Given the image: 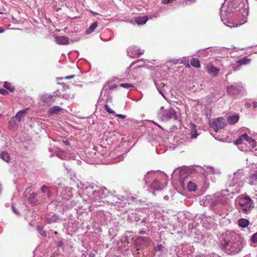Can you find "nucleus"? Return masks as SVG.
<instances>
[{
    "mask_svg": "<svg viewBox=\"0 0 257 257\" xmlns=\"http://www.w3.org/2000/svg\"><path fill=\"white\" fill-rule=\"evenodd\" d=\"M247 0L225 2L220 9V18L223 24L235 28L244 24L248 13Z\"/></svg>",
    "mask_w": 257,
    "mask_h": 257,
    "instance_id": "f257e3e1",
    "label": "nucleus"
},
{
    "mask_svg": "<svg viewBox=\"0 0 257 257\" xmlns=\"http://www.w3.org/2000/svg\"><path fill=\"white\" fill-rule=\"evenodd\" d=\"M108 190L105 187L94 186L89 184L82 190L83 199L94 206H101L109 194Z\"/></svg>",
    "mask_w": 257,
    "mask_h": 257,
    "instance_id": "f03ea898",
    "label": "nucleus"
},
{
    "mask_svg": "<svg viewBox=\"0 0 257 257\" xmlns=\"http://www.w3.org/2000/svg\"><path fill=\"white\" fill-rule=\"evenodd\" d=\"M235 202L239 212L243 214L249 213L254 207L253 200L248 196L241 195Z\"/></svg>",
    "mask_w": 257,
    "mask_h": 257,
    "instance_id": "7ed1b4c3",
    "label": "nucleus"
},
{
    "mask_svg": "<svg viewBox=\"0 0 257 257\" xmlns=\"http://www.w3.org/2000/svg\"><path fill=\"white\" fill-rule=\"evenodd\" d=\"M237 237L234 236L231 240H227V238L222 241L221 245L225 248L227 253H238L242 248V244Z\"/></svg>",
    "mask_w": 257,
    "mask_h": 257,
    "instance_id": "20e7f679",
    "label": "nucleus"
},
{
    "mask_svg": "<svg viewBox=\"0 0 257 257\" xmlns=\"http://www.w3.org/2000/svg\"><path fill=\"white\" fill-rule=\"evenodd\" d=\"M158 118L163 121H168L171 119L179 120V114L172 107L164 109L162 106L158 112Z\"/></svg>",
    "mask_w": 257,
    "mask_h": 257,
    "instance_id": "39448f33",
    "label": "nucleus"
},
{
    "mask_svg": "<svg viewBox=\"0 0 257 257\" xmlns=\"http://www.w3.org/2000/svg\"><path fill=\"white\" fill-rule=\"evenodd\" d=\"M57 97H60L59 90L54 91L52 94H45L42 95L40 99L45 105L50 106L55 102Z\"/></svg>",
    "mask_w": 257,
    "mask_h": 257,
    "instance_id": "423d86ee",
    "label": "nucleus"
},
{
    "mask_svg": "<svg viewBox=\"0 0 257 257\" xmlns=\"http://www.w3.org/2000/svg\"><path fill=\"white\" fill-rule=\"evenodd\" d=\"M226 120L223 117H218L210 120L209 125L211 127L217 132L219 130L222 129L226 125Z\"/></svg>",
    "mask_w": 257,
    "mask_h": 257,
    "instance_id": "0eeeda50",
    "label": "nucleus"
},
{
    "mask_svg": "<svg viewBox=\"0 0 257 257\" xmlns=\"http://www.w3.org/2000/svg\"><path fill=\"white\" fill-rule=\"evenodd\" d=\"M243 90V87L241 83H235L229 85L227 88L228 93L232 96L238 95Z\"/></svg>",
    "mask_w": 257,
    "mask_h": 257,
    "instance_id": "6e6552de",
    "label": "nucleus"
},
{
    "mask_svg": "<svg viewBox=\"0 0 257 257\" xmlns=\"http://www.w3.org/2000/svg\"><path fill=\"white\" fill-rule=\"evenodd\" d=\"M213 196L212 198V207L216 206L219 203L224 204L227 201V198L223 196L221 194H216Z\"/></svg>",
    "mask_w": 257,
    "mask_h": 257,
    "instance_id": "1a4fd4ad",
    "label": "nucleus"
},
{
    "mask_svg": "<svg viewBox=\"0 0 257 257\" xmlns=\"http://www.w3.org/2000/svg\"><path fill=\"white\" fill-rule=\"evenodd\" d=\"M180 182L183 188L186 186H187V189L189 191H195L197 189V185L192 181H187L186 182L185 180H182V179L180 178Z\"/></svg>",
    "mask_w": 257,
    "mask_h": 257,
    "instance_id": "9d476101",
    "label": "nucleus"
},
{
    "mask_svg": "<svg viewBox=\"0 0 257 257\" xmlns=\"http://www.w3.org/2000/svg\"><path fill=\"white\" fill-rule=\"evenodd\" d=\"M164 187V184L157 179H154L150 185V188L156 191L161 190Z\"/></svg>",
    "mask_w": 257,
    "mask_h": 257,
    "instance_id": "9b49d317",
    "label": "nucleus"
},
{
    "mask_svg": "<svg viewBox=\"0 0 257 257\" xmlns=\"http://www.w3.org/2000/svg\"><path fill=\"white\" fill-rule=\"evenodd\" d=\"M205 69L207 73L213 76H216L220 71L219 69L215 67L211 64L207 65Z\"/></svg>",
    "mask_w": 257,
    "mask_h": 257,
    "instance_id": "f8f14e48",
    "label": "nucleus"
},
{
    "mask_svg": "<svg viewBox=\"0 0 257 257\" xmlns=\"http://www.w3.org/2000/svg\"><path fill=\"white\" fill-rule=\"evenodd\" d=\"M250 62V60L249 59H247L245 57H243L236 61L235 63L232 65V67L234 70H236L237 69L235 68V65H237L238 67L242 65L248 64Z\"/></svg>",
    "mask_w": 257,
    "mask_h": 257,
    "instance_id": "ddd939ff",
    "label": "nucleus"
},
{
    "mask_svg": "<svg viewBox=\"0 0 257 257\" xmlns=\"http://www.w3.org/2000/svg\"><path fill=\"white\" fill-rule=\"evenodd\" d=\"M212 198L213 199V196L212 195L206 196L205 198L201 201V204H202L204 206H210L212 207Z\"/></svg>",
    "mask_w": 257,
    "mask_h": 257,
    "instance_id": "4468645a",
    "label": "nucleus"
},
{
    "mask_svg": "<svg viewBox=\"0 0 257 257\" xmlns=\"http://www.w3.org/2000/svg\"><path fill=\"white\" fill-rule=\"evenodd\" d=\"M55 42L59 45H66L68 44L69 39L65 36H57L55 38Z\"/></svg>",
    "mask_w": 257,
    "mask_h": 257,
    "instance_id": "2eb2a0df",
    "label": "nucleus"
},
{
    "mask_svg": "<svg viewBox=\"0 0 257 257\" xmlns=\"http://www.w3.org/2000/svg\"><path fill=\"white\" fill-rule=\"evenodd\" d=\"M137 46H131L129 47L127 50V53L128 56L131 58H134L137 57Z\"/></svg>",
    "mask_w": 257,
    "mask_h": 257,
    "instance_id": "dca6fc26",
    "label": "nucleus"
},
{
    "mask_svg": "<svg viewBox=\"0 0 257 257\" xmlns=\"http://www.w3.org/2000/svg\"><path fill=\"white\" fill-rule=\"evenodd\" d=\"M239 118V115L237 114H235L227 117V121L229 124H234L238 121Z\"/></svg>",
    "mask_w": 257,
    "mask_h": 257,
    "instance_id": "f3484780",
    "label": "nucleus"
},
{
    "mask_svg": "<svg viewBox=\"0 0 257 257\" xmlns=\"http://www.w3.org/2000/svg\"><path fill=\"white\" fill-rule=\"evenodd\" d=\"M29 108H26L18 111L14 117L16 118L18 121H20L21 118L25 116Z\"/></svg>",
    "mask_w": 257,
    "mask_h": 257,
    "instance_id": "a211bd4d",
    "label": "nucleus"
},
{
    "mask_svg": "<svg viewBox=\"0 0 257 257\" xmlns=\"http://www.w3.org/2000/svg\"><path fill=\"white\" fill-rule=\"evenodd\" d=\"M37 195V194L35 192L30 193L28 197L29 202L32 204H36L38 202V200L36 198Z\"/></svg>",
    "mask_w": 257,
    "mask_h": 257,
    "instance_id": "6ab92c4d",
    "label": "nucleus"
},
{
    "mask_svg": "<svg viewBox=\"0 0 257 257\" xmlns=\"http://www.w3.org/2000/svg\"><path fill=\"white\" fill-rule=\"evenodd\" d=\"M248 138V136L246 134L241 135L239 138L235 140V144L239 145L243 144L244 141H246V139Z\"/></svg>",
    "mask_w": 257,
    "mask_h": 257,
    "instance_id": "aec40b11",
    "label": "nucleus"
},
{
    "mask_svg": "<svg viewBox=\"0 0 257 257\" xmlns=\"http://www.w3.org/2000/svg\"><path fill=\"white\" fill-rule=\"evenodd\" d=\"M248 220L245 218H241L238 220V225L242 228H245L249 224Z\"/></svg>",
    "mask_w": 257,
    "mask_h": 257,
    "instance_id": "412c9836",
    "label": "nucleus"
},
{
    "mask_svg": "<svg viewBox=\"0 0 257 257\" xmlns=\"http://www.w3.org/2000/svg\"><path fill=\"white\" fill-rule=\"evenodd\" d=\"M148 20V18L147 17H139L136 18L135 21L138 25H143L145 24L147 21Z\"/></svg>",
    "mask_w": 257,
    "mask_h": 257,
    "instance_id": "4be33fe9",
    "label": "nucleus"
},
{
    "mask_svg": "<svg viewBox=\"0 0 257 257\" xmlns=\"http://www.w3.org/2000/svg\"><path fill=\"white\" fill-rule=\"evenodd\" d=\"M249 184L251 185H257V173L251 175L248 178Z\"/></svg>",
    "mask_w": 257,
    "mask_h": 257,
    "instance_id": "5701e85b",
    "label": "nucleus"
},
{
    "mask_svg": "<svg viewBox=\"0 0 257 257\" xmlns=\"http://www.w3.org/2000/svg\"><path fill=\"white\" fill-rule=\"evenodd\" d=\"M155 173V172L151 171L148 172L147 173V174L145 175L144 180L145 181L146 184H147L148 183V182L150 181L151 179L153 178V177Z\"/></svg>",
    "mask_w": 257,
    "mask_h": 257,
    "instance_id": "b1692460",
    "label": "nucleus"
},
{
    "mask_svg": "<svg viewBox=\"0 0 257 257\" xmlns=\"http://www.w3.org/2000/svg\"><path fill=\"white\" fill-rule=\"evenodd\" d=\"M0 158L6 162H9L10 160V156L8 153L2 152L0 154Z\"/></svg>",
    "mask_w": 257,
    "mask_h": 257,
    "instance_id": "393cba45",
    "label": "nucleus"
},
{
    "mask_svg": "<svg viewBox=\"0 0 257 257\" xmlns=\"http://www.w3.org/2000/svg\"><path fill=\"white\" fill-rule=\"evenodd\" d=\"M190 64L192 66L195 68H198L200 67L199 60L197 58H192L191 59Z\"/></svg>",
    "mask_w": 257,
    "mask_h": 257,
    "instance_id": "a878e982",
    "label": "nucleus"
},
{
    "mask_svg": "<svg viewBox=\"0 0 257 257\" xmlns=\"http://www.w3.org/2000/svg\"><path fill=\"white\" fill-rule=\"evenodd\" d=\"M62 109L58 106H55L51 107L49 110V112L51 114H58Z\"/></svg>",
    "mask_w": 257,
    "mask_h": 257,
    "instance_id": "bb28decb",
    "label": "nucleus"
},
{
    "mask_svg": "<svg viewBox=\"0 0 257 257\" xmlns=\"http://www.w3.org/2000/svg\"><path fill=\"white\" fill-rule=\"evenodd\" d=\"M97 26V22H94L92 23L89 28L86 31V34H89L93 32Z\"/></svg>",
    "mask_w": 257,
    "mask_h": 257,
    "instance_id": "cd10ccee",
    "label": "nucleus"
},
{
    "mask_svg": "<svg viewBox=\"0 0 257 257\" xmlns=\"http://www.w3.org/2000/svg\"><path fill=\"white\" fill-rule=\"evenodd\" d=\"M246 141L248 143L249 146L252 148H254L256 146V142L249 136H248V138L246 139Z\"/></svg>",
    "mask_w": 257,
    "mask_h": 257,
    "instance_id": "c85d7f7f",
    "label": "nucleus"
},
{
    "mask_svg": "<svg viewBox=\"0 0 257 257\" xmlns=\"http://www.w3.org/2000/svg\"><path fill=\"white\" fill-rule=\"evenodd\" d=\"M180 63L183 64L186 67L190 68L189 60L187 57H183L181 60Z\"/></svg>",
    "mask_w": 257,
    "mask_h": 257,
    "instance_id": "c756f323",
    "label": "nucleus"
},
{
    "mask_svg": "<svg viewBox=\"0 0 257 257\" xmlns=\"http://www.w3.org/2000/svg\"><path fill=\"white\" fill-rule=\"evenodd\" d=\"M59 219V217L56 215H53L49 218H47V221L49 223L56 222Z\"/></svg>",
    "mask_w": 257,
    "mask_h": 257,
    "instance_id": "7c9ffc66",
    "label": "nucleus"
},
{
    "mask_svg": "<svg viewBox=\"0 0 257 257\" xmlns=\"http://www.w3.org/2000/svg\"><path fill=\"white\" fill-rule=\"evenodd\" d=\"M41 190L43 193H46L48 197L50 196V192L49 191L48 187H47L46 186H43L41 188Z\"/></svg>",
    "mask_w": 257,
    "mask_h": 257,
    "instance_id": "2f4dec72",
    "label": "nucleus"
},
{
    "mask_svg": "<svg viewBox=\"0 0 257 257\" xmlns=\"http://www.w3.org/2000/svg\"><path fill=\"white\" fill-rule=\"evenodd\" d=\"M4 87H5L7 89L10 90V91H13L14 90V87L13 86H12V84L8 82H5L4 85Z\"/></svg>",
    "mask_w": 257,
    "mask_h": 257,
    "instance_id": "473e14b6",
    "label": "nucleus"
},
{
    "mask_svg": "<svg viewBox=\"0 0 257 257\" xmlns=\"http://www.w3.org/2000/svg\"><path fill=\"white\" fill-rule=\"evenodd\" d=\"M16 120H17L14 117H12L11 118V119L9 121V126L11 128H13L16 125V124H17Z\"/></svg>",
    "mask_w": 257,
    "mask_h": 257,
    "instance_id": "72a5a7b5",
    "label": "nucleus"
},
{
    "mask_svg": "<svg viewBox=\"0 0 257 257\" xmlns=\"http://www.w3.org/2000/svg\"><path fill=\"white\" fill-rule=\"evenodd\" d=\"M38 231L41 235L43 236H46L47 233L44 230L43 227L38 226Z\"/></svg>",
    "mask_w": 257,
    "mask_h": 257,
    "instance_id": "f704fd0d",
    "label": "nucleus"
},
{
    "mask_svg": "<svg viewBox=\"0 0 257 257\" xmlns=\"http://www.w3.org/2000/svg\"><path fill=\"white\" fill-rule=\"evenodd\" d=\"M104 108H105V110L107 112H108L109 113H111V114H115V111L114 110H113L112 109H111L107 104H105L104 105Z\"/></svg>",
    "mask_w": 257,
    "mask_h": 257,
    "instance_id": "c9c22d12",
    "label": "nucleus"
},
{
    "mask_svg": "<svg viewBox=\"0 0 257 257\" xmlns=\"http://www.w3.org/2000/svg\"><path fill=\"white\" fill-rule=\"evenodd\" d=\"M56 156L61 159H65L66 157L64 153L63 152H59L56 154Z\"/></svg>",
    "mask_w": 257,
    "mask_h": 257,
    "instance_id": "e433bc0d",
    "label": "nucleus"
},
{
    "mask_svg": "<svg viewBox=\"0 0 257 257\" xmlns=\"http://www.w3.org/2000/svg\"><path fill=\"white\" fill-rule=\"evenodd\" d=\"M237 176V174L236 173H234V177L232 179V183H230L228 185L229 187H230V186H234L237 183V179H236L235 177V176Z\"/></svg>",
    "mask_w": 257,
    "mask_h": 257,
    "instance_id": "4c0bfd02",
    "label": "nucleus"
},
{
    "mask_svg": "<svg viewBox=\"0 0 257 257\" xmlns=\"http://www.w3.org/2000/svg\"><path fill=\"white\" fill-rule=\"evenodd\" d=\"M205 171L208 174H213L215 172L214 168L211 167H207Z\"/></svg>",
    "mask_w": 257,
    "mask_h": 257,
    "instance_id": "58836bf2",
    "label": "nucleus"
},
{
    "mask_svg": "<svg viewBox=\"0 0 257 257\" xmlns=\"http://www.w3.org/2000/svg\"><path fill=\"white\" fill-rule=\"evenodd\" d=\"M120 86L125 88H129L130 87H134L132 84L129 83H121L120 84Z\"/></svg>",
    "mask_w": 257,
    "mask_h": 257,
    "instance_id": "ea45409f",
    "label": "nucleus"
},
{
    "mask_svg": "<svg viewBox=\"0 0 257 257\" xmlns=\"http://www.w3.org/2000/svg\"><path fill=\"white\" fill-rule=\"evenodd\" d=\"M251 240L254 243L257 242V232L252 235Z\"/></svg>",
    "mask_w": 257,
    "mask_h": 257,
    "instance_id": "a19ab883",
    "label": "nucleus"
},
{
    "mask_svg": "<svg viewBox=\"0 0 257 257\" xmlns=\"http://www.w3.org/2000/svg\"><path fill=\"white\" fill-rule=\"evenodd\" d=\"M0 93L4 95H7L9 94V93L6 89L2 88L0 89Z\"/></svg>",
    "mask_w": 257,
    "mask_h": 257,
    "instance_id": "79ce46f5",
    "label": "nucleus"
},
{
    "mask_svg": "<svg viewBox=\"0 0 257 257\" xmlns=\"http://www.w3.org/2000/svg\"><path fill=\"white\" fill-rule=\"evenodd\" d=\"M60 97H61L63 99H69L70 98V96L69 94H63V95H61L60 94Z\"/></svg>",
    "mask_w": 257,
    "mask_h": 257,
    "instance_id": "37998d69",
    "label": "nucleus"
},
{
    "mask_svg": "<svg viewBox=\"0 0 257 257\" xmlns=\"http://www.w3.org/2000/svg\"><path fill=\"white\" fill-rule=\"evenodd\" d=\"M144 52V50H142L140 48L137 49V57L140 56L142 54H143Z\"/></svg>",
    "mask_w": 257,
    "mask_h": 257,
    "instance_id": "c03bdc74",
    "label": "nucleus"
},
{
    "mask_svg": "<svg viewBox=\"0 0 257 257\" xmlns=\"http://www.w3.org/2000/svg\"><path fill=\"white\" fill-rule=\"evenodd\" d=\"M116 116L118 117V118L123 119H125L126 117L125 115L124 114H115Z\"/></svg>",
    "mask_w": 257,
    "mask_h": 257,
    "instance_id": "a18cd8bd",
    "label": "nucleus"
},
{
    "mask_svg": "<svg viewBox=\"0 0 257 257\" xmlns=\"http://www.w3.org/2000/svg\"><path fill=\"white\" fill-rule=\"evenodd\" d=\"M162 247H163V246L162 244H158L155 247V250L156 251H161V250H162Z\"/></svg>",
    "mask_w": 257,
    "mask_h": 257,
    "instance_id": "49530a36",
    "label": "nucleus"
},
{
    "mask_svg": "<svg viewBox=\"0 0 257 257\" xmlns=\"http://www.w3.org/2000/svg\"><path fill=\"white\" fill-rule=\"evenodd\" d=\"M193 132H192L191 138L195 139L197 138L198 134H197L196 132L195 133V134H193Z\"/></svg>",
    "mask_w": 257,
    "mask_h": 257,
    "instance_id": "de8ad7c7",
    "label": "nucleus"
},
{
    "mask_svg": "<svg viewBox=\"0 0 257 257\" xmlns=\"http://www.w3.org/2000/svg\"><path fill=\"white\" fill-rule=\"evenodd\" d=\"M74 76H75L74 75H70V76H66L65 77H64V78L66 79H72V78H74Z\"/></svg>",
    "mask_w": 257,
    "mask_h": 257,
    "instance_id": "09e8293b",
    "label": "nucleus"
},
{
    "mask_svg": "<svg viewBox=\"0 0 257 257\" xmlns=\"http://www.w3.org/2000/svg\"><path fill=\"white\" fill-rule=\"evenodd\" d=\"M62 143L66 146H69L70 145V143L68 141H63Z\"/></svg>",
    "mask_w": 257,
    "mask_h": 257,
    "instance_id": "8fccbe9b",
    "label": "nucleus"
},
{
    "mask_svg": "<svg viewBox=\"0 0 257 257\" xmlns=\"http://www.w3.org/2000/svg\"><path fill=\"white\" fill-rule=\"evenodd\" d=\"M252 104H253V106L254 108H256L257 107V102L256 101H253Z\"/></svg>",
    "mask_w": 257,
    "mask_h": 257,
    "instance_id": "3c124183",
    "label": "nucleus"
},
{
    "mask_svg": "<svg viewBox=\"0 0 257 257\" xmlns=\"http://www.w3.org/2000/svg\"><path fill=\"white\" fill-rule=\"evenodd\" d=\"M116 87V85L113 84V85H111L110 86L109 88L110 89H112L114 88H115Z\"/></svg>",
    "mask_w": 257,
    "mask_h": 257,
    "instance_id": "603ef678",
    "label": "nucleus"
},
{
    "mask_svg": "<svg viewBox=\"0 0 257 257\" xmlns=\"http://www.w3.org/2000/svg\"><path fill=\"white\" fill-rule=\"evenodd\" d=\"M174 64H176L178 63V60L177 59H174L172 61Z\"/></svg>",
    "mask_w": 257,
    "mask_h": 257,
    "instance_id": "864d4df0",
    "label": "nucleus"
},
{
    "mask_svg": "<svg viewBox=\"0 0 257 257\" xmlns=\"http://www.w3.org/2000/svg\"><path fill=\"white\" fill-rule=\"evenodd\" d=\"M139 233L140 234H145L146 233V231L144 230H140L139 231Z\"/></svg>",
    "mask_w": 257,
    "mask_h": 257,
    "instance_id": "5fc2aeb1",
    "label": "nucleus"
},
{
    "mask_svg": "<svg viewBox=\"0 0 257 257\" xmlns=\"http://www.w3.org/2000/svg\"><path fill=\"white\" fill-rule=\"evenodd\" d=\"M169 196H168L166 195V196H164V199L165 200H169Z\"/></svg>",
    "mask_w": 257,
    "mask_h": 257,
    "instance_id": "6e6d98bb",
    "label": "nucleus"
},
{
    "mask_svg": "<svg viewBox=\"0 0 257 257\" xmlns=\"http://www.w3.org/2000/svg\"><path fill=\"white\" fill-rule=\"evenodd\" d=\"M13 211L17 214H18L19 213L17 212V211L16 210V209L14 207H13Z\"/></svg>",
    "mask_w": 257,
    "mask_h": 257,
    "instance_id": "4d7b16f0",
    "label": "nucleus"
},
{
    "mask_svg": "<svg viewBox=\"0 0 257 257\" xmlns=\"http://www.w3.org/2000/svg\"><path fill=\"white\" fill-rule=\"evenodd\" d=\"M153 123H154L155 125H156L157 126H158L159 127L161 128V129H163V128H162V127H161L159 124H158V123H157L156 122H154V121H153Z\"/></svg>",
    "mask_w": 257,
    "mask_h": 257,
    "instance_id": "13d9d810",
    "label": "nucleus"
},
{
    "mask_svg": "<svg viewBox=\"0 0 257 257\" xmlns=\"http://www.w3.org/2000/svg\"><path fill=\"white\" fill-rule=\"evenodd\" d=\"M139 61V60L136 61H134L130 65V67L132 66L134 64L136 63L137 62H138V61Z\"/></svg>",
    "mask_w": 257,
    "mask_h": 257,
    "instance_id": "bf43d9fd",
    "label": "nucleus"
},
{
    "mask_svg": "<svg viewBox=\"0 0 257 257\" xmlns=\"http://www.w3.org/2000/svg\"><path fill=\"white\" fill-rule=\"evenodd\" d=\"M3 190V187L1 183H0V194H1Z\"/></svg>",
    "mask_w": 257,
    "mask_h": 257,
    "instance_id": "052dcab7",
    "label": "nucleus"
},
{
    "mask_svg": "<svg viewBox=\"0 0 257 257\" xmlns=\"http://www.w3.org/2000/svg\"><path fill=\"white\" fill-rule=\"evenodd\" d=\"M187 2H189L190 3H193L195 2V0H187Z\"/></svg>",
    "mask_w": 257,
    "mask_h": 257,
    "instance_id": "680f3d73",
    "label": "nucleus"
},
{
    "mask_svg": "<svg viewBox=\"0 0 257 257\" xmlns=\"http://www.w3.org/2000/svg\"><path fill=\"white\" fill-rule=\"evenodd\" d=\"M4 30L2 29V28L0 27V33H3Z\"/></svg>",
    "mask_w": 257,
    "mask_h": 257,
    "instance_id": "e2e57ef3",
    "label": "nucleus"
},
{
    "mask_svg": "<svg viewBox=\"0 0 257 257\" xmlns=\"http://www.w3.org/2000/svg\"><path fill=\"white\" fill-rule=\"evenodd\" d=\"M250 104L249 103H247L245 104V106L247 108H248L250 107Z\"/></svg>",
    "mask_w": 257,
    "mask_h": 257,
    "instance_id": "0e129e2a",
    "label": "nucleus"
},
{
    "mask_svg": "<svg viewBox=\"0 0 257 257\" xmlns=\"http://www.w3.org/2000/svg\"><path fill=\"white\" fill-rule=\"evenodd\" d=\"M159 92L162 94V96H163V94L161 91L159 90Z\"/></svg>",
    "mask_w": 257,
    "mask_h": 257,
    "instance_id": "69168bd1",
    "label": "nucleus"
},
{
    "mask_svg": "<svg viewBox=\"0 0 257 257\" xmlns=\"http://www.w3.org/2000/svg\"><path fill=\"white\" fill-rule=\"evenodd\" d=\"M153 17H158V14H156L155 16H153Z\"/></svg>",
    "mask_w": 257,
    "mask_h": 257,
    "instance_id": "338daca9",
    "label": "nucleus"
}]
</instances>
